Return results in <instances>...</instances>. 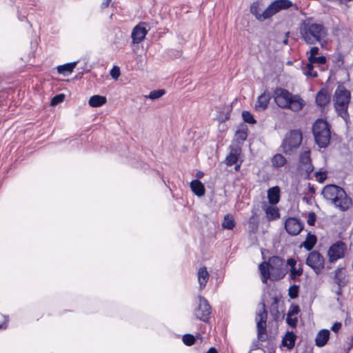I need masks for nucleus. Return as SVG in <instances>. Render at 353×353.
Instances as JSON below:
<instances>
[{
  "label": "nucleus",
  "instance_id": "15",
  "mask_svg": "<svg viewBox=\"0 0 353 353\" xmlns=\"http://www.w3.org/2000/svg\"><path fill=\"white\" fill-rule=\"evenodd\" d=\"M147 33L148 30L145 27L141 25L136 26L133 28L131 34L133 43H139L144 39Z\"/></svg>",
  "mask_w": 353,
  "mask_h": 353
},
{
  "label": "nucleus",
  "instance_id": "40",
  "mask_svg": "<svg viewBox=\"0 0 353 353\" xmlns=\"http://www.w3.org/2000/svg\"><path fill=\"white\" fill-rule=\"evenodd\" d=\"M299 287L297 285H291L288 290V296L291 299H296L299 296Z\"/></svg>",
  "mask_w": 353,
  "mask_h": 353
},
{
  "label": "nucleus",
  "instance_id": "59",
  "mask_svg": "<svg viewBox=\"0 0 353 353\" xmlns=\"http://www.w3.org/2000/svg\"><path fill=\"white\" fill-rule=\"evenodd\" d=\"M342 288L343 287H340V286H338V290H336V293L337 295H341L342 294Z\"/></svg>",
  "mask_w": 353,
  "mask_h": 353
},
{
  "label": "nucleus",
  "instance_id": "6",
  "mask_svg": "<svg viewBox=\"0 0 353 353\" xmlns=\"http://www.w3.org/2000/svg\"><path fill=\"white\" fill-rule=\"evenodd\" d=\"M302 139V132L299 130H292L287 133L281 145L283 152L286 154H291L295 149L300 146Z\"/></svg>",
  "mask_w": 353,
  "mask_h": 353
},
{
  "label": "nucleus",
  "instance_id": "47",
  "mask_svg": "<svg viewBox=\"0 0 353 353\" xmlns=\"http://www.w3.org/2000/svg\"><path fill=\"white\" fill-rule=\"evenodd\" d=\"M315 222H316V214H315V213L313 212H309L308 216H307V223L309 225L313 226V225H314Z\"/></svg>",
  "mask_w": 353,
  "mask_h": 353
},
{
  "label": "nucleus",
  "instance_id": "51",
  "mask_svg": "<svg viewBox=\"0 0 353 353\" xmlns=\"http://www.w3.org/2000/svg\"><path fill=\"white\" fill-rule=\"evenodd\" d=\"M316 189L313 185L311 183H308L307 185V192L306 194H310L311 197H314V195L315 194Z\"/></svg>",
  "mask_w": 353,
  "mask_h": 353
},
{
  "label": "nucleus",
  "instance_id": "45",
  "mask_svg": "<svg viewBox=\"0 0 353 353\" xmlns=\"http://www.w3.org/2000/svg\"><path fill=\"white\" fill-rule=\"evenodd\" d=\"M287 323L292 327L295 328L297 325L298 319L296 317H292L291 316H288L286 318Z\"/></svg>",
  "mask_w": 353,
  "mask_h": 353
},
{
  "label": "nucleus",
  "instance_id": "20",
  "mask_svg": "<svg viewBox=\"0 0 353 353\" xmlns=\"http://www.w3.org/2000/svg\"><path fill=\"white\" fill-rule=\"evenodd\" d=\"M343 268L338 267L334 271V279L335 283L337 284L338 286L340 287H345L348 282L346 278V275L345 274L344 272H343Z\"/></svg>",
  "mask_w": 353,
  "mask_h": 353
},
{
  "label": "nucleus",
  "instance_id": "1",
  "mask_svg": "<svg viewBox=\"0 0 353 353\" xmlns=\"http://www.w3.org/2000/svg\"><path fill=\"white\" fill-rule=\"evenodd\" d=\"M300 39L307 45L319 43L322 47L327 42V30L312 17L303 20L299 26Z\"/></svg>",
  "mask_w": 353,
  "mask_h": 353
},
{
  "label": "nucleus",
  "instance_id": "46",
  "mask_svg": "<svg viewBox=\"0 0 353 353\" xmlns=\"http://www.w3.org/2000/svg\"><path fill=\"white\" fill-rule=\"evenodd\" d=\"M299 312H300L299 306L298 305H292L290 307L287 315L292 316L294 315L297 314Z\"/></svg>",
  "mask_w": 353,
  "mask_h": 353
},
{
  "label": "nucleus",
  "instance_id": "5",
  "mask_svg": "<svg viewBox=\"0 0 353 353\" xmlns=\"http://www.w3.org/2000/svg\"><path fill=\"white\" fill-rule=\"evenodd\" d=\"M312 130L316 144L321 148H326L331 140L330 123L323 119H318L313 123Z\"/></svg>",
  "mask_w": 353,
  "mask_h": 353
},
{
  "label": "nucleus",
  "instance_id": "52",
  "mask_svg": "<svg viewBox=\"0 0 353 353\" xmlns=\"http://www.w3.org/2000/svg\"><path fill=\"white\" fill-rule=\"evenodd\" d=\"M341 325H342L340 322H336L332 326L331 330L334 332H338L339 330L341 329Z\"/></svg>",
  "mask_w": 353,
  "mask_h": 353
},
{
  "label": "nucleus",
  "instance_id": "36",
  "mask_svg": "<svg viewBox=\"0 0 353 353\" xmlns=\"http://www.w3.org/2000/svg\"><path fill=\"white\" fill-rule=\"evenodd\" d=\"M300 170L305 172V178L310 179L311 173L314 171V166L311 162L300 165Z\"/></svg>",
  "mask_w": 353,
  "mask_h": 353
},
{
  "label": "nucleus",
  "instance_id": "54",
  "mask_svg": "<svg viewBox=\"0 0 353 353\" xmlns=\"http://www.w3.org/2000/svg\"><path fill=\"white\" fill-rule=\"evenodd\" d=\"M312 198L313 197H311V196H304L303 197V201L307 204H311V200Z\"/></svg>",
  "mask_w": 353,
  "mask_h": 353
},
{
  "label": "nucleus",
  "instance_id": "57",
  "mask_svg": "<svg viewBox=\"0 0 353 353\" xmlns=\"http://www.w3.org/2000/svg\"><path fill=\"white\" fill-rule=\"evenodd\" d=\"M5 316H3L1 314H0V329L3 327V324L2 323L3 319H4Z\"/></svg>",
  "mask_w": 353,
  "mask_h": 353
},
{
  "label": "nucleus",
  "instance_id": "48",
  "mask_svg": "<svg viewBox=\"0 0 353 353\" xmlns=\"http://www.w3.org/2000/svg\"><path fill=\"white\" fill-rule=\"evenodd\" d=\"M314 174L317 177V181L321 183L325 181L327 177L325 172H316Z\"/></svg>",
  "mask_w": 353,
  "mask_h": 353
},
{
  "label": "nucleus",
  "instance_id": "22",
  "mask_svg": "<svg viewBox=\"0 0 353 353\" xmlns=\"http://www.w3.org/2000/svg\"><path fill=\"white\" fill-rule=\"evenodd\" d=\"M272 302L270 306V312L274 320L276 321L283 316L279 309V299L277 296L272 297Z\"/></svg>",
  "mask_w": 353,
  "mask_h": 353
},
{
  "label": "nucleus",
  "instance_id": "60",
  "mask_svg": "<svg viewBox=\"0 0 353 353\" xmlns=\"http://www.w3.org/2000/svg\"><path fill=\"white\" fill-rule=\"evenodd\" d=\"M353 347V336H352V343L350 344V345L347 348V352Z\"/></svg>",
  "mask_w": 353,
  "mask_h": 353
},
{
  "label": "nucleus",
  "instance_id": "44",
  "mask_svg": "<svg viewBox=\"0 0 353 353\" xmlns=\"http://www.w3.org/2000/svg\"><path fill=\"white\" fill-rule=\"evenodd\" d=\"M309 61L313 63H319L323 65L326 63V58L324 56H321L318 57H315L314 58H312V59H310Z\"/></svg>",
  "mask_w": 353,
  "mask_h": 353
},
{
  "label": "nucleus",
  "instance_id": "62",
  "mask_svg": "<svg viewBox=\"0 0 353 353\" xmlns=\"http://www.w3.org/2000/svg\"><path fill=\"white\" fill-rule=\"evenodd\" d=\"M25 18H26V17H25V16H23V17H19V19L20 21H23Z\"/></svg>",
  "mask_w": 353,
  "mask_h": 353
},
{
  "label": "nucleus",
  "instance_id": "38",
  "mask_svg": "<svg viewBox=\"0 0 353 353\" xmlns=\"http://www.w3.org/2000/svg\"><path fill=\"white\" fill-rule=\"evenodd\" d=\"M290 276L292 279H294L297 276H301L303 274L302 265L299 264L298 268H296V267L290 268Z\"/></svg>",
  "mask_w": 353,
  "mask_h": 353
},
{
  "label": "nucleus",
  "instance_id": "64",
  "mask_svg": "<svg viewBox=\"0 0 353 353\" xmlns=\"http://www.w3.org/2000/svg\"><path fill=\"white\" fill-rule=\"evenodd\" d=\"M351 237H352V241H353V232L352 233Z\"/></svg>",
  "mask_w": 353,
  "mask_h": 353
},
{
  "label": "nucleus",
  "instance_id": "16",
  "mask_svg": "<svg viewBox=\"0 0 353 353\" xmlns=\"http://www.w3.org/2000/svg\"><path fill=\"white\" fill-rule=\"evenodd\" d=\"M271 99V94L270 92H264L260 96H259L257 99V101L255 104V109L257 111H263L265 110Z\"/></svg>",
  "mask_w": 353,
  "mask_h": 353
},
{
  "label": "nucleus",
  "instance_id": "43",
  "mask_svg": "<svg viewBox=\"0 0 353 353\" xmlns=\"http://www.w3.org/2000/svg\"><path fill=\"white\" fill-rule=\"evenodd\" d=\"M120 68L118 66H113L110 70V75L113 79L117 80L120 76Z\"/></svg>",
  "mask_w": 353,
  "mask_h": 353
},
{
  "label": "nucleus",
  "instance_id": "61",
  "mask_svg": "<svg viewBox=\"0 0 353 353\" xmlns=\"http://www.w3.org/2000/svg\"><path fill=\"white\" fill-rule=\"evenodd\" d=\"M240 167H241V165H240V164H237V165H236V166H235V170L238 171V170L240 169Z\"/></svg>",
  "mask_w": 353,
  "mask_h": 353
},
{
  "label": "nucleus",
  "instance_id": "37",
  "mask_svg": "<svg viewBox=\"0 0 353 353\" xmlns=\"http://www.w3.org/2000/svg\"><path fill=\"white\" fill-rule=\"evenodd\" d=\"M164 94L165 90L163 89H159L151 91L148 96H145V97L152 100H154L161 97Z\"/></svg>",
  "mask_w": 353,
  "mask_h": 353
},
{
  "label": "nucleus",
  "instance_id": "30",
  "mask_svg": "<svg viewBox=\"0 0 353 353\" xmlns=\"http://www.w3.org/2000/svg\"><path fill=\"white\" fill-rule=\"evenodd\" d=\"M77 62L74 61L72 63H65L61 65H59L57 67V72L59 74L67 75L73 71L74 68L77 65Z\"/></svg>",
  "mask_w": 353,
  "mask_h": 353
},
{
  "label": "nucleus",
  "instance_id": "42",
  "mask_svg": "<svg viewBox=\"0 0 353 353\" xmlns=\"http://www.w3.org/2000/svg\"><path fill=\"white\" fill-rule=\"evenodd\" d=\"M65 95L63 94H57L52 99L50 105L52 106L56 105L59 103H61L63 101Z\"/></svg>",
  "mask_w": 353,
  "mask_h": 353
},
{
  "label": "nucleus",
  "instance_id": "3",
  "mask_svg": "<svg viewBox=\"0 0 353 353\" xmlns=\"http://www.w3.org/2000/svg\"><path fill=\"white\" fill-rule=\"evenodd\" d=\"M323 197L341 211H346L352 206V199L345 190L336 185H327L322 190Z\"/></svg>",
  "mask_w": 353,
  "mask_h": 353
},
{
  "label": "nucleus",
  "instance_id": "56",
  "mask_svg": "<svg viewBox=\"0 0 353 353\" xmlns=\"http://www.w3.org/2000/svg\"><path fill=\"white\" fill-rule=\"evenodd\" d=\"M204 176V174L201 171H199L196 172V176L197 179H201Z\"/></svg>",
  "mask_w": 353,
  "mask_h": 353
},
{
  "label": "nucleus",
  "instance_id": "24",
  "mask_svg": "<svg viewBox=\"0 0 353 353\" xmlns=\"http://www.w3.org/2000/svg\"><path fill=\"white\" fill-rule=\"evenodd\" d=\"M330 101V96L325 90H321L316 94V103L320 107L325 106Z\"/></svg>",
  "mask_w": 353,
  "mask_h": 353
},
{
  "label": "nucleus",
  "instance_id": "13",
  "mask_svg": "<svg viewBox=\"0 0 353 353\" xmlns=\"http://www.w3.org/2000/svg\"><path fill=\"white\" fill-rule=\"evenodd\" d=\"M303 223L294 217H290L285 222L287 232L293 236L299 234L303 229Z\"/></svg>",
  "mask_w": 353,
  "mask_h": 353
},
{
  "label": "nucleus",
  "instance_id": "41",
  "mask_svg": "<svg viewBox=\"0 0 353 353\" xmlns=\"http://www.w3.org/2000/svg\"><path fill=\"white\" fill-rule=\"evenodd\" d=\"M183 342L185 345L190 346L195 343V337L190 334H185L183 336Z\"/></svg>",
  "mask_w": 353,
  "mask_h": 353
},
{
  "label": "nucleus",
  "instance_id": "10",
  "mask_svg": "<svg viewBox=\"0 0 353 353\" xmlns=\"http://www.w3.org/2000/svg\"><path fill=\"white\" fill-rule=\"evenodd\" d=\"M262 311L257 313L256 316V328H257V337L261 341H264L266 339V322L268 319V313L265 309V304L264 302L261 303Z\"/></svg>",
  "mask_w": 353,
  "mask_h": 353
},
{
  "label": "nucleus",
  "instance_id": "18",
  "mask_svg": "<svg viewBox=\"0 0 353 353\" xmlns=\"http://www.w3.org/2000/svg\"><path fill=\"white\" fill-rule=\"evenodd\" d=\"M248 230L250 233L255 234L259 229V218L255 210L252 211V215L248 221Z\"/></svg>",
  "mask_w": 353,
  "mask_h": 353
},
{
  "label": "nucleus",
  "instance_id": "35",
  "mask_svg": "<svg viewBox=\"0 0 353 353\" xmlns=\"http://www.w3.org/2000/svg\"><path fill=\"white\" fill-rule=\"evenodd\" d=\"M299 161L301 163V165L307 164L309 163H311V158H310V150H305L301 154L299 157Z\"/></svg>",
  "mask_w": 353,
  "mask_h": 353
},
{
  "label": "nucleus",
  "instance_id": "2",
  "mask_svg": "<svg viewBox=\"0 0 353 353\" xmlns=\"http://www.w3.org/2000/svg\"><path fill=\"white\" fill-rule=\"evenodd\" d=\"M274 98L276 105L283 109L293 112L300 111L305 104V101L298 94H293L288 90L276 88L274 90Z\"/></svg>",
  "mask_w": 353,
  "mask_h": 353
},
{
  "label": "nucleus",
  "instance_id": "27",
  "mask_svg": "<svg viewBox=\"0 0 353 353\" xmlns=\"http://www.w3.org/2000/svg\"><path fill=\"white\" fill-rule=\"evenodd\" d=\"M263 210L266 214L267 219L269 221L276 220L279 218L280 214L276 207L273 206H263Z\"/></svg>",
  "mask_w": 353,
  "mask_h": 353
},
{
  "label": "nucleus",
  "instance_id": "49",
  "mask_svg": "<svg viewBox=\"0 0 353 353\" xmlns=\"http://www.w3.org/2000/svg\"><path fill=\"white\" fill-rule=\"evenodd\" d=\"M319 48L318 47L314 46L311 48L310 51V56L308 57V61L312 59V58H314L316 57V54H319Z\"/></svg>",
  "mask_w": 353,
  "mask_h": 353
},
{
  "label": "nucleus",
  "instance_id": "4",
  "mask_svg": "<svg viewBox=\"0 0 353 353\" xmlns=\"http://www.w3.org/2000/svg\"><path fill=\"white\" fill-rule=\"evenodd\" d=\"M350 100V92L343 85H338L333 96L334 105L338 116L346 122L350 118L347 110Z\"/></svg>",
  "mask_w": 353,
  "mask_h": 353
},
{
  "label": "nucleus",
  "instance_id": "63",
  "mask_svg": "<svg viewBox=\"0 0 353 353\" xmlns=\"http://www.w3.org/2000/svg\"><path fill=\"white\" fill-rule=\"evenodd\" d=\"M288 39H285V40L283 41V43L287 44V43H288Z\"/></svg>",
  "mask_w": 353,
  "mask_h": 353
},
{
  "label": "nucleus",
  "instance_id": "53",
  "mask_svg": "<svg viewBox=\"0 0 353 353\" xmlns=\"http://www.w3.org/2000/svg\"><path fill=\"white\" fill-rule=\"evenodd\" d=\"M287 265H288L290 268H295L296 265V261L292 258L288 259L287 260Z\"/></svg>",
  "mask_w": 353,
  "mask_h": 353
},
{
  "label": "nucleus",
  "instance_id": "29",
  "mask_svg": "<svg viewBox=\"0 0 353 353\" xmlns=\"http://www.w3.org/2000/svg\"><path fill=\"white\" fill-rule=\"evenodd\" d=\"M107 101L106 97L100 95H94L89 99L88 103L91 107L97 108L104 105Z\"/></svg>",
  "mask_w": 353,
  "mask_h": 353
},
{
  "label": "nucleus",
  "instance_id": "14",
  "mask_svg": "<svg viewBox=\"0 0 353 353\" xmlns=\"http://www.w3.org/2000/svg\"><path fill=\"white\" fill-rule=\"evenodd\" d=\"M250 11L255 18L259 21H264L268 19V14L266 12V8L263 9L262 5L258 1L252 3L250 6Z\"/></svg>",
  "mask_w": 353,
  "mask_h": 353
},
{
  "label": "nucleus",
  "instance_id": "19",
  "mask_svg": "<svg viewBox=\"0 0 353 353\" xmlns=\"http://www.w3.org/2000/svg\"><path fill=\"white\" fill-rule=\"evenodd\" d=\"M197 277L199 283V289L201 290L205 287L210 277L206 267H202L199 269Z\"/></svg>",
  "mask_w": 353,
  "mask_h": 353
},
{
  "label": "nucleus",
  "instance_id": "11",
  "mask_svg": "<svg viewBox=\"0 0 353 353\" xmlns=\"http://www.w3.org/2000/svg\"><path fill=\"white\" fill-rule=\"evenodd\" d=\"M345 249V244L341 241L332 244L327 251L328 262L334 263L339 259L343 258Z\"/></svg>",
  "mask_w": 353,
  "mask_h": 353
},
{
  "label": "nucleus",
  "instance_id": "25",
  "mask_svg": "<svg viewBox=\"0 0 353 353\" xmlns=\"http://www.w3.org/2000/svg\"><path fill=\"white\" fill-rule=\"evenodd\" d=\"M296 339L295 334L292 331H288L282 339V345L290 350L292 349L294 347Z\"/></svg>",
  "mask_w": 353,
  "mask_h": 353
},
{
  "label": "nucleus",
  "instance_id": "23",
  "mask_svg": "<svg viewBox=\"0 0 353 353\" xmlns=\"http://www.w3.org/2000/svg\"><path fill=\"white\" fill-rule=\"evenodd\" d=\"M268 199L269 203L272 205H275L279 202L280 189L278 186L272 187L268 190Z\"/></svg>",
  "mask_w": 353,
  "mask_h": 353
},
{
  "label": "nucleus",
  "instance_id": "8",
  "mask_svg": "<svg viewBox=\"0 0 353 353\" xmlns=\"http://www.w3.org/2000/svg\"><path fill=\"white\" fill-rule=\"evenodd\" d=\"M305 263L317 274H320L325 267L323 256L318 251L314 250L308 254Z\"/></svg>",
  "mask_w": 353,
  "mask_h": 353
},
{
  "label": "nucleus",
  "instance_id": "31",
  "mask_svg": "<svg viewBox=\"0 0 353 353\" xmlns=\"http://www.w3.org/2000/svg\"><path fill=\"white\" fill-rule=\"evenodd\" d=\"M316 243V237L314 234L309 233L305 241L302 243L301 247H304L307 251H310Z\"/></svg>",
  "mask_w": 353,
  "mask_h": 353
},
{
  "label": "nucleus",
  "instance_id": "26",
  "mask_svg": "<svg viewBox=\"0 0 353 353\" xmlns=\"http://www.w3.org/2000/svg\"><path fill=\"white\" fill-rule=\"evenodd\" d=\"M190 188L194 194L198 196H202L205 194V187L199 179L192 181Z\"/></svg>",
  "mask_w": 353,
  "mask_h": 353
},
{
  "label": "nucleus",
  "instance_id": "32",
  "mask_svg": "<svg viewBox=\"0 0 353 353\" xmlns=\"http://www.w3.org/2000/svg\"><path fill=\"white\" fill-rule=\"evenodd\" d=\"M286 159L281 154H275L272 159V163L274 168H281L286 163Z\"/></svg>",
  "mask_w": 353,
  "mask_h": 353
},
{
  "label": "nucleus",
  "instance_id": "34",
  "mask_svg": "<svg viewBox=\"0 0 353 353\" xmlns=\"http://www.w3.org/2000/svg\"><path fill=\"white\" fill-rule=\"evenodd\" d=\"M313 63L309 61L308 63L306 64L305 67L303 69V73L310 77H316L318 76L317 72L314 70Z\"/></svg>",
  "mask_w": 353,
  "mask_h": 353
},
{
  "label": "nucleus",
  "instance_id": "17",
  "mask_svg": "<svg viewBox=\"0 0 353 353\" xmlns=\"http://www.w3.org/2000/svg\"><path fill=\"white\" fill-rule=\"evenodd\" d=\"M330 331L326 329L320 330L316 336L315 344L317 347H323L327 343L330 338Z\"/></svg>",
  "mask_w": 353,
  "mask_h": 353
},
{
  "label": "nucleus",
  "instance_id": "12",
  "mask_svg": "<svg viewBox=\"0 0 353 353\" xmlns=\"http://www.w3.org/2000/svg\"><path fill=\"white\" fill-rule=\"evenodd\" d=\"M293 3L290 0H275L272 2L267 8L266 12L268 14V19L276 14L282 10H286L292 6Z\"/></svg>",
  "mask_w": 353,
  "mask_h": 353
},
{
  "label": "nucleus",
  "instance_id": "7",
  "mask_svg": "<svg viewBox=\"0 0 353 353\" xmlns=\"http://www.w3.org/2000/svg\"><path fill=\"white\" fill-rule=\"evenodd\" d=\"M199 304L194 310V316L201 321L208 323L212 313V307L208 301L202 296H199Z\"/></svg>",
  "mask_w": 353,
  "mask_h": 353
},
{
  "label": "nucleus",
  "instance_id": "28",
  "mask_svg": "<svg viewBox=\"0 0 353 353\" xmlns=\"http://www.w3.org/2000/svg\"><path fill=\"white\" fill-rule=\"evenodd\" d=\"M259 269L261 274V280L263 283H266L267 281L270 278L271 271L268 262H263L259 265Z\"/></svg>",
  "mask_w": 353,
  "mask_h": 353
},
{
  "label": "nucleus",
  "instance_id": "33",
  "mask_svg": "<svg viewBox=\"0 0 353 353\" xmlns=\"http://www.w3.org/2000/svg\"><path fill=\"white\" fill-rule=\"evenodd\" d=\"M235 225L234 218L227 214L224 216L223 221L222 222V227L224 229L227 230H232Z\"/></svg>",
  "mask_w": 353,
  "mask_h": 353
},
{
  "label": "nucleus",
  "instance_id": "58",
  "mask_svg": "<svg viewBox=\"0 0 353 353\" xmlns=\"http://www.w3.org/2000/svg\"><path fill=\"white\" fill-rule=\"evenodd\" d=\"M207 353H218L214 347H210Z\"/></svg>",
  "mask_w": 353,
  "mask_h": 353
},
{
  "label": "nucleus",
  "instance_id": "9",
  "mask_svg": "<svg viewBox=\"0 0 353 353\" xmlns=\"http://www.w3.org/2000/svg\"><path fill=\"white\" fill-rule=\"evenodd\" d=\"M268 265L270 266L272 276L275 279H282L285 276L287 271L284 267L283 259L277 256H272L269 259Z\"/></svg>",
  "mask_w": 353,
  "mask_h": 353
},
{
  "label": "nucleus",
  "instance_id": "21",
  "mask_svg": "<svg viewBox=\"0 0 353 353\" xmlns=\"http://www.w3.org/2000/svg\"><path fill=\"white\" fill-rule=\"evenodd\" d=\"M241 153V150L236 148H230V152L225 158V163L228 166H232L236 164L239 157Z\"/></svg>",
  "mask_w": 353,
  "mask_h": 353
},
{
  "label": "nucleus",
  "instance_id": "55",
  "mask_svg": "<svg viewBox=\"0 0 353 353\" xmlns=\"http://www.w3.org/2000/svg\"><path fill=\"white\" fill-rule=\"evenodd\" d=\"M111 2V0H104L103 3H101V7L103 8H107L110 3Z\"/></svg>",
  "mask_w": 353,
  "mask_h": 353
},
{
  "label": "nucleus",
  "instance_id": "50",
  "mask_svg": "<svg viewBox=\"0 0 353 353\" xmlns=\"http://www.w3.org/2000/svg\"><path fill=\"white\" fill-rule=\"evenodd\" d=\"M236 137L237 139L245 141L247 139V134L243 131H237Z\"/></svg>",
  "mask_w": 353,
  "mask_h": 353
},
{
  "label": "nucleus",
  "instance_id": "39",
  "mask_svg": "<svg viewBox=\"0 0 353 353\" xmlns=\"http://www.w3.org/2000/svg\"><path fill=\"white\" fill-rule=\"evenodd\" d=\"M242 117L245 123L254 124L256 122L253 115L248 111H243Z\"/></svg>",
  "mask_w": 353,
  "mask_h": 353
}]
</instances>
